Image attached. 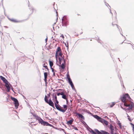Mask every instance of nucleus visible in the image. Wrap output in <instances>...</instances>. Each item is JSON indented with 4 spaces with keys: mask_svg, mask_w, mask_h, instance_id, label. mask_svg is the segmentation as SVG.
<instances>
[{
    "mask_svg": "<svg viewBox=\"0 0 134 134\" xmlns=\"http://www.w3.org/2000/svg\"><path fill=\"white\" fill-rule=\"evenodd\" d=\"M91 131L90 132L91 134H110L109 133L103 130H101L100 131H99L97 129H95L94 130L96 133H95L93 130L90 129Z\"/></svg>",
    "mask_w": 134,
    "mask_h": 134,
    "instance_id": "obj_1",
    "label": "nucleus"
},
{
    "mask_svg": "<svg viewBox=\"0 0 134 134\" xmlns=\"http://www.w3.org/2000/svg\"><path fill=\"white\" fill-rule=\"evenodd\" d=\"M11 100L14 102L13 103L14 104L16 109H17L19 105V103L18 100L16 98L12 96L11 97Z\"/></svg>",
    "mask_w": 134,
    "mask_h": 134,
    "instance_id": "obj_2",
    "label": "nucleus"
},
{
    "mask_svg": "<svg viewBox=\"0 0 134 134\" xmlns=\"http://www.w3.org/2000/svg\"><path fill=\"white\" fill-rule=\"evenodd\" d=\"M1 79L5 83V86L7 88V91L8 92V81L4 77L2 76H0Z\"/></svg>",
    "mask_w": 134,
    "mask_h": 134,
    "instance_id": "obj_3",
    "label": "nucleus"
},
{
    "mask_svg": "<svg viewBox=\"0 0 134 134\" xmlns=\"http://www.w3.org/2000/svg\"><path fill=\"white\" fill-rule=\"evenodd\" d=\"M44 99L45 102L46 103L48 104L49 105L52 106L53 108H54L53 103L52 101L48 102V100L47 99V97L46 95L45 96Z\"/></svg>",
    "mask_w": 134,
    "mask_h": 134,
    "instance_id": "obj_4",
    "label": "nucleus"
},
{
    "mask_svg": "<svg viewBox=\"0 0 134 134\" xmlns=\"http://www.w3.org/2000/svg\"><path fill=\"white\" fill-rule=\"evenodd\" d=\"M62 23L65 26H66L67 25V20L65 16H64L62 19Z\"/></svg>",
    "mask_w": 134,
    "mask_h": 134,
    "instance_id": "obj_5",
    "label": "nucleus"
},
{
    "mask_svg": "<svg viewBox=\"0 0 134 134\" xmlns=\"http://www.w3.org/2000/svg\"><path fill=\"white\" fill-rule=\"evenodd\" d=\"M127 98L129 99H131V98L128 93H126L125 95H124L123 97L121 98V100L123 102H124L126 100V98Z\"/></svg>",
    "mask_w": 134,
    "mask_h": 134,
    "instance_id": "obj_6",
    "label": "nucleus"
},
{
    "mask_svg": "<svg viewBox=\"0 0 134 134\" xmlns=\"http://www.w3.org/2000/svg\"><path fill=\"white\" fill-rule=\"evenodd\" d=\"M55 108L57 110L61 112H63L64 111L63 110V109H62V107L59 105V106L57 105L55 103Z\"/></svg>",
    "mask_w": 134,
    "mask_h": 134,
    "instance_id": "obj_7",
    "label": "nucleus"
},
{
    "mask_svg": "<svg viewBox=\"0 0 134 134\" xmlns=\"http://www.w3.org/2000/svg\"><path fill=\"white\" fill-rule=\"evenodd\" d=\"M96 119H97L99 121L102 122L103 119L101 118L97 115H95L93 116Z\"/></svg>",
    "mask_w": 134,
    "mask_h": 134,
    "instance_id": "obj_8",
    "label": "nucleus"
},
{
    "mask_svg": "<svg viewBox=\"0 0 134 134\" xmlns=\"http://www.w3.org/2000/svg\"><path fill=\"white\" fill-rule=\"evenodd\" d=\"M67 78L68 79V82L69 84L70 85L73 83L69 75L68 74L67 76Z\"/></svg>",
    "mask_w": 134,
    "mask_h": 134,
    "instance_id": "obj_9",
    "label": "nucleus"
},
{
    "mask_svg": "<svg viewBox=\"0 0 134 134\" xmlns=\"http://www.w3.org/2000/svg\"><path fill=\"white\" fill-rule=\"evenodd\" d=\"M34 116L36 118V120H38L39 123H40L42 119L40 117L37 115H34Z\"/></svg>",
    "mask_w": 134,
    "mask_h": 134,
    "instance_id": "obj_10",
    "label": "nucleus"
},
{
    "mask_svg": "<svg viewBox=\"0 0 134 134\" xmlns=\"http://www.w3.org/2000/svg\"><path fill=\"white\" fill-rule=\"evenodd\" d=\"M110 130V134H114V129L113 126L111 125H110V127L109 128Z\"/></svg>",
    "mask_w": 134,
    "mask_h": 134,
    "instance_id": "obj_11",
    "label": "nucleus"
},
{
    "mask_svg": "<svg viewBox=\"0 0 134 134\" xmlns=\"http://www.w3.org/2000/svg\"><path fill=\"white\" fill-rule=\"evenodd\" d=\"M48 123L47 122L44 121L43 120L40 123L42 125H43L44 126H47Z\"/></svg>",
    "mask_w": 134,
    "mask_h": 134,
    "instance_id": "obj_12",
    "label": "nucleus"
},
{
    "mask_svg": "<svg viewBox=\"0 0 134 134\" xmlns=\"http://www.w3.org/2000/svg\"><path fill=\"white\" fill-rule=\"evenodd\" d=\"M76 114L78 116L79 118H81L83 119H84V116L81 114H79L78 113H76Z\"/></svg>",
    "mask_w": 134,
    "mask_h": 134,
    "instance_id": "obj_13",
    "label": "nucleus"
},
{
    "mask_svg": "<svg viewBox=\"0 0 134 134\" xmlns=\"http://www.w3.org/2000/svg\"><path fill=\"white\" fill-rule=\"evenodd\" d=\"M9 20L10 21L14 22L15 23H19L20 22V21H17L16 20L12 19H10L9 18Z\"/></svg>",
    "mask_w": 134,
    "mask_h": 134,
    "instance_id": "obj_14",
    "label": "nucleus"
},
{
    "mask_svg": "<svg viewBox=\"0 0 134 134\" xmlns=\"http://www.w3.org/2000/svg\"><path fill=\"white\" fill-rule=\"evenodd\" d=\"M133 105V103H131V104H129V106L128 107L129 108L127 109L128 110H129L130 109H131L132 108Z\"/></svg>",
    "mask_w": 134,
    "mask_h": 134,
    "instance_id": "obj_15",
    "label": "nucleus"
},
{
    "mask_svg": "<svg viewBox=\"0 0 134 134\" xmlns=\"http://www.w3.org/2000/svg\"><path fill=\"white\" fill-rule=\"evenodd\" d=\"M74 121L73 119L70 120L67 122V124L68 125H71Z\"/></svg>",
    "mask_w": 134,
    "mask_h": 134,
    "instance_id": "obj_16",
    "label": "nucleus"
},
{
    "mask_svg": "<svg viewBox=\"0 0 134 134\" xmlns=\"http://www.w3.org/2000/svg\"><path fill=\"white\" fill-rule=\"evenodd\" d=\"M63 108H64V109H63V110H64V111L62 112L64 113L65 111L67 109V106L65 105H63Z\"/></svg>",
    "mask_w": 134,
    "mask_h": 134,
    "instance_id": "obj_17",
    "label": "nucleus"
},
{
    "mask_svg": "<svg viewBox=\"0 0 134 134\" xmlns=\"http://www.w3.org/2000/svg\"><path fill=\"white\" fill-rule=\"evenodd\" d=\"M112 25L113 26H114V25H116L117 27V28H118V30H119V31H120V34L123 36H124L120 32V29L119 27V26L116 24H113V23H112Z\"/></svg>",
    "mask_w": 134,
    "mask_h": 134,
    "instance_id": "obj_18",
    "label": "nucleus"
},
{
    "mask_svg": "<svg viewBox=\"0 0 134 134\" xmlns=\"http://www.w3.org/2000/svg\"><path fill=\"white\" fill-rule=\"evenodd\" d=\"M57 65H58V66H59V67H60L62 69H65V65H64V63H63L62 64V65L61 66H60V65H58V64H57Z\"/></svg>",
    "mask_w": 134,
    "mask_h": 134,
    "instance_id": "obj_19",
    "label": "nucleus"
},
{
    "mask_svg": "<svg viewBox=\"0 0 134 134\" xmlns=\"http://www.w3.org/2000/svg\"><path fill=\"white\" fill-rule=\"evenodd\" d=\"M49 63L50 66L51 68L53 65V63L50 60H49Z\"/></svg>",
    "mask_w": 134,
    "mask_h": 134,
    "instance_id": "obj_20",
    "label": "nucleus"
},
{
    "mask_svg": "<svg viewBox=\"0 0 134 134\" xmlns=\"http://www.w3.org/2000/svg\"><path fill=\"white\" fill-rule=\"evenodd\" d=\"M61 50L60 49V47H58L57 48V49L56 52H57L58 53V52H61Z\"/></svg>",
    "mask_w": 134,
    "mask_h": 134,
    "instance_id": "obj_21",
    "label": "nucleus"
},
{
    "mask_svg": "<svg viewBox=\"0 0 134 134\" xmlns=\"http://www.w3.org/2000/svg\"><path fill=\"white\" fill-rule=\"evenodd\" d=\"M103 122V123L106 125L108 124V122L105 120L103 119L102 122Z\"/></svg>",
    "mask_w": 134,
    "mask_h": 134,
    "instance_id": "obj_22",
    "label": "nucleus"
},
{
    "mask_svg": "<svg viewBox=\"0 0 134 134\" xmlns=\"http://www.w3.org/2000/svg\"><path fill=\"white\" fill-rule=\"evenodd\" d=\"M62 98L65 99H66L67 98L66 95L65 94H64V95H63L62 96Z\"/></svg>",
    "mask_w": 134,
    "mask_h": 134,
    "instance_id": "obj_23",
    "label": "nucleus"
},
{
    "mask_svg": "<svg viewBox=\"0 0 134 134\" xmlns=\"http://www.w3.org/2000/svg\"><path fill=\"white\" fill-rule=\"evenodd\" d=\"M59 61L58 63H59V64H61V61L62 60V59L60 58V57H59Z\"/></svg>",
    "mask_w": 134,
    "mask_h": 134,
    "instance_id": "obj_24",
    "label": "nucleus"
},
{
    "mask_svg": "<svg viewBox=\"0 0 134 134\" xmlns=\"http://www.w3.org/2000/svg\"><path fill=\"white\" fill-rule=\"evenodd\" d=\"M45 64L44 63V64H43V66L46 69H47L48 71H49V69H48V67H47V66H45Z\"/></svg>",
    "mask_w": 134,
    "mask_h": 134,
    "instance_id": "obj_25",
    "label": "nucleus"
},
{
    "mask_svg": "<svg viewBox=\"0 0 134 134\" xmlns=\"http://www.w3.org/2000/svg\"><path fill=\"white\" fill-rule=\"evenodd\" d=\"M58 53L57 52H56L55 54V57L57 61V59L58 58Z\"/></svg>",
    "mask_w": 134,
    "mask_h": 134,
    "instance_id": "obj_26",
    "label": "nucleus"
},
{
    "mask_svg": "<svg viewBox=\"0 0 134 134\" xmlns=\"http://www.w3.org/2000/svg\"><path fill=\"white\" fill-rule=\"evenodd\" d=\"M70 85L73 90H75L73 83Z\"/></svg>",
    "mask_w": 134,
    "mask_h": 134,
    "instance_id": "obj_27",
    "label": "nucleus"
},
{
    "mask_svg": "<svg viewBox=\"0 0 134 134\" xmlns=\"http://www.w3.org/2000/svg\"><path fill=\"white\" fill-rule=\"evenodd\" d=\"M53 99L54 98V99H54L55 101V100H56V99H57V97L56 96V95H55V96H54V94H53Z\"/></svg>",
    "mask_w": 134,
    "mask_h": 134,
    "instance_id": "obj_28",
    "label": "nucleus"
},
{
    "mask_svg": "<svg viewBox=\"0 0 134 134\" xmlns=\"http://www.w3.org/2000/svg\"><path fill=\"white\" fill-rule=\"evenodd\" d=\"M115 104V103L114 102H113L112 103V104L110 106V108L112 107Z\"/></svg>",
    "mask_w": 134,
    "mask_h": 134,
    "instance_id": "obj_29",
    "label": "nucleus"
},
{
    "mask_svg": "<svg viewBox=\"0 0 134 134\" xmlns=\"http://www.w3.org/2000/svg\"><path fill=\"white\" fill-rule=\"evenodd\" d=\"M62 58H63V57L62 56V52H59V53L58 54Z\"/></svg>",
    "mask_w": 134,
    "mask_h": 134,
    "instance_id": "obj_30",
    "label": "nucleus"
},
{
    "mask_svg": "<svg viewBox=\"0 0 134 134\" xmlns=\"http://www.w3.org/2000/svg\"><path fill=\"white\" fill-rule=\"evenodd\" d=\"M65 92H66L65 91H64V92H62L60 93V95H62V96L63 95H64V94Z\"/></svg>",
    "mask_w": 134,
    "mask_h": 134,
    "instance_id": "obj_31",
    "label": "nucleus"
},
{
    "mask_svg": "<svg viewBox=\"0 0 134 134\" xmlns=\"http://www.w3.org/2000/svg\"><path fill=\"white\" fill-rule=\"evenodd\" d=\"M129 104H127L126 103H124V105H125V106H126V107H128L129 106Z\"/></svg>",
    "mask_w": 134,
    "mask_h": 134,
    "instance_id": "obj_32",
    "label": "nucleus"
},
{
    "mask_svg": "<svg viewBox=\"0 0 134 134\" xmlns=\"http://www.w3.org/2000/svg\"><path fill=\"white\" fill-rule=\"evenodd\" d=\"M72 127L75 130H77V131L78 130V129H77V128L76 126H73Z\"/></svg>",
    "mask_w": 134,
    "mask_h": 134,
    "instance_id": "obj_33",
    "label": "nucleus"
},
{
    "mask_svg": "<svg viewBox=\"0 0 134 134\" xmlns=\"http://www.w3.org/2000/svg\"><path fill=\"white\" fill-rule=\"evenodd\" d=\"M65 46L67 48V49H68V43H67V44H66V43H65Z\"/></svg>",
    "mask_w": 134,
    "mask_h": 134,
    "instance_id": "obj_34",
    "label": "nucleus"
},
{
    "mask_svg": "<svg viewBox=\"0 0 134 134\" xmlns=\"http://www.w3.org/2000/svg\"><path fill=\"white\" fill-rule=\"evenodd\" d=\"M47 126H49L51 127H53V126L52 125L49 124V123H48Z\"/></svg>",
    "mask_w": 134,
    "mask_h": 134,
    "instance_id": "obj_35",
    "label": "nucleus"
},
{
    "mask_svg": "<svg viewBox=\"0 0 134 134\" xmlns=\"http://www.w3.org/2000/svg\"><path fill=\"white\" fill-rule=\"evenodd\" d=\"M44 76H47V72L44 73Z\"/></svg>",
    "mask_w": 134,
    "mask_h": 134,
    "instance_id": "obj_36",
    "label": "nucleus"
},
{
    "mask_svg": "<svg viewBox=\"0 0 134 134\" xmlns=\"http://www.w3.org/2000/svg\"><path fill=\"white\" fill-rule=\"evenodd\" d=\"M82 122L85 125H87V126H88V125H87L86 124V122H84V121H83Z\"/></svg>",
    "mask_w": 134,
    "mask_h": 134,
    "instance_id": "obj_37",
    "label": "nucleus"
},
{
    "mask_svg": "<svg viewBox=\"0 0 134 134\" xmlns=\"http://www.w3.org/2000/svg\"><path fill=\"white\" fill-rule=\"evenodd\" d=\"M11 86V85L9 83V91L10 90V87Z\"/></svg>",
    "mask_w": 134,
    "mask_h": 134,
    "instance_id": "obj_38",
    "label": "nucleus"
},
{
    "mask_svg": "<svg viewBox=\"0 0 134 134\" xmlns=\"http://www.w3.org/2000/svg\"><path fill=\"white\" fill-rule=\"evenodd\" d=\"M30 9H31L32 10V12H33V10L34 9L33 8V7H31L30 8H29Z\"/></svg>",
    "mask_w": 134,
    "mask_h": 134,
    "instance_id": "obj_39",
    "label": "nucleus"
},
{
    "mask_svg": "<svg viewBox=\"0 0 134 134\" xmlns=\"http://www.w3.org/2000/svg\"><path fill=\"white\" fill-rule=\"evenodd\" d=\"M51 68V69H52V72H54V69L53 68H52V67Z\"/></svg>",
    "mask_w": 134,
    "mask_h": 134,
    "instance_id": "obj_40",
    "label": "nucleus"
},
{
    "mask_svg": "<svg viewBox=\"0 0 134 134\" xmlns=\"http://www.w3.org/2000/svg\"><path fill=\"white\" fill-rule=\"evenodd\" d=\"M56 101V103L57 104H58L59 102L57 100V99H56V100H55Z\"/></svg>",
    "mask_w": 134,
    "mask_h": 134,
    "instance_id": "obj_41",
    "label": "nucleus"
},
{
    "mask_svg": "<svg viewBox=\"0 0 134 134\" xmlns=\"http://www.w3.org/2000/svg\"><path fill=\"white\" fill-rule=\"evenodd\" d=\"M104 2L105 4H108V5H109V7H110V6L109 5V4H108L105 1H104Z\"/></svg>",
    "mask_w": 134,
    "mask_h": 134,
    "instance_id": "obj_42",
    "label": "nucleus"
},
{
    "mask_svg": "<svg viewBox=\"0 0 134 134\" xmlns=\"http://www.w3.org/2000/svg\"><path fill=\"white\" fill-rule=\"evenodd\" d=\"M60 37H62L63 38H64V35L63 34H62L60 36Z\"/></svg>",
    "mask_w": 134,
    "mask_h": 134,
    "instance_id": "obj_43",
    "label": "nucleus"
},
{
    "mask_svg": "<svg viewBox=\"0 0 134 134\" xmlns=\"http://www.w3.org/2000/svg\"><path fill=\"white\" fill-rule=\"evenodd\" d=\"M60 95V93H57V95L58 96H59Z\"/></svg>",
    "mask_w": 134,
    "mask_h": 134,
    "instance_id": "obj_44",
    "label": "nucleus"
},
{
    "mask_svg": "<svg viewBox=\"0 0 134 134\" xmlns=\"http://www.w3.org/2000/svg\"><path fill=\"white\" fill-rule=\"evenodd\" d=\"M118 125H119V126H120L121 125V124L120 122H119L118 123Z\"/></svg>",
    "mask_w": 134,
    "mask_h": 134,
    "instance_id": "obj_45",
    "label": "nucleus"
},
{
    "mask_svg": "<svg viewBox=\"0 0 134 134\" xmlns=\"http://www.w3.org/2000/svg\"><path fill=\"white\" fill-rule=\"evenodd\" d=\"M121 108L124 110H126L125 109L122 107V106H121Z\"/></svg>",
    "mask_w": 134,
    "mask_h": 134,
    "instance_id": "obj_46",
    "label": "nucleus"
},
{
    "mask_svg": "<svg viewBox=\"0 0 134 134\" xmlns=\"http://www.w3.org/2000/svg\"><path fill=\"white\" fill-rule=\"evenodd\" d=\"M87 112L91 114V113L88 110H87Z\"/></svg>",
    "mask_w": 134,
    "mask_h": 134,
    "instance_id": "obj_47",
    "label": "nucleus"
},
{
    "mask_svg": "<svg viewBox=\"0 0 134 134\" xmlns=\"http://www.w3.org/2000/svg\"><path fill=\"white\" fill-rule=\"evenodd\" d=\"M44 81H45L46 82H47V79H44Z\"/></svg>",
    "mask_w": 134,
    "mask_h": 134,
    "instance_id": "obj_48",
    "label": "nucleus"
},
{
    "mask_svg": "<svg viewBox=\"0 0 134 134\" xmlns=\"http://www.w3.org/2000/svg\"><path fill=\"white\" fill-rule=\"evenodd\" d=\"M130 124H131V125L133 126H134V125L133 124H132V123H130Z\"/></svg>",
    "mask_w": 134,
    "mask_h": 134,
    "instance_id": "obj_49",
    "label": "nucleus"
},
{
    "mask_svg": "<svg viewBox=\"0 0 134 134\" xmlns=\"http://www.w3.org/2000/svg\"><path fill=\"white\" fill-rule=\"evenodd\" d=\"M47 76H44V79H47Z\"/></svg>",
    "mask_w": 134,
    "mask_h": 134,
    "instance_id": "obj_50",
    "label": "nucleus"
},
{
    "mask_svg": "<svg viewBox=\"0 0 134 134\" xmlns=\"http://www.w3.org/2000/svg\"><path fill=\"white\" fill-rule=\"evenodd\" d=\"M128 119L130 121H131V120H130V119H129V118H130V117L129 116H128Z\"/></svg>",
    "mask_w": 134,
    "mask_h": 134,
    "instance_id": "obj_51",
    "label": "nucleus"
},
{
    "mask_svg": "<svg viewBox=\"0 0 134 134\" xmlns=\"http://www.w3.org/2000/svg\"><path fill=\"white\" fill-rule=\"evenodd\" d=\"M65 100H66V103H68V100L67 99H67H65Z\"/></svg>",
    "mask_w": 134,
    "mask_h": 134,
    "instance_id": "obj_52",
    "label": "nucleus"
},
{
    "mask_svg": "<svg viewBox=\"0 0 134 134\" xmlns=\"http://www.w3.org/2000/svg\"><path fill=\"white\" fill-rule=\"evenodd\" d=\"M51 101H52L51 99H49L48 102H51Z\"/></svg>",
    "mask_w": 134,
    "mask_h": 134,
    "instance_id": "obj_53",
    "label": "nucleus"
},
{
    "mask_svg": "<svg viewBox=\"0 0 134 134\" xmlns=\"http://www.w3.org/2000/svg\"><path fill=\"white\" fill-rule=\"evenodd\" d=\"M47 37L46 39H45V41H46V42L47 41Z\"/></svg>",
    "mask_w": 134,
    "mask_h": 134,
    "instance_id": "obj_54",
    "label": "nucleus"
},
{
    "mask_svg": "<svg viewBox=\"0 0 134 134\" xmlns=\"http://www.w3.org/2000/svg\"><path fill=\"white\" fill-rule=\"evenodd\" d=\"M133 132H134V126H133Z\"/></svg>",
    "mask_w": 134,
    "mask_h": 134,
    "instance_id": "obj_55",
    "label": "nucleus"
},
{
    "mask_svg": "<svg viewBox=\"0 0 134 134\" xmlns=\"http://www.w3.org/2000/svg\"><path fill=\"white\" fill-rule=\"evenodd\" d=\"M28 2H29V4H28V6L29 7L30 6V4H29V1Z\"/></svg>",
    "mask_w": 134,
    "mask_h": 134,
    "instance_id": "obj_56",
    "label": "nucleus"
},
{
    "mask_svg": "<svg viewBox=\"0 0 134 134\" xmlns=\"http://www.w3.org/2000/svg\"><path fill=\"white\" fill-rule=\"evenodd\" d=\"M131 44V45H132L133 49H134V47L133 46H132V45L131 44Z\"/></svg>",
    "mask_w": 134,
    "mask_h": 134,
    "instance_id": "obj_57",
    "label": "nucleus"
},
{
    "mask_svg": "<svg viewBox=\"0 0 134 134\" xmlns=\"http://www.w3.org/2000/svg\"><path fill=\"white\" fill-rule=\"evenodd\" d=\"M47 95H48V96H50V94H48Z\"/></svg>",
    "mask_w": 134,
    "mask_h": 134,
    "instance_id": "obj_58",
    "label": "nucleus"
},
{
    "mask_svg": "<svg viewBox=\"0 0 134 134\" xmlns=\"http://www.w3.org/2000/svg\"><path fill=\"white\" fill-rule=\"evenodd\" d=\"M119 126V127L120 128V129H121V127H122L121 126V125H120V126Z\"/></svg>",
    "mask_w": 134,
    "mask_h": 134,
    "instance_id": "obj_59",
    "label": "nucleus"
},
{
    "mask_svg": "<svg viewBox=\"0 0 134 134\" xmlns=\"http://www.w3.org/2000/svg\"><path fill=\"white\" fill-rule=\"evenodd\" d=\"M64 63L65 64V60L64 59Z\"/></svg>",
    "mask_w": 134,
    "mask_h": 134,
    "instance_id": "obj_60",
    "label": "nucleus"
},
{
    "mask_svg": "<svg viewBox=\"0 0 134 134\" xmlns=\"http://www.w3.org/2000/svg\"><path fill=\"white\" fill-rule=\"evenodd\" d=\"M110 10V13L111 14H112V16H113V14H112V13L111 12V10Z\"/></svg>",
    "mask_w": 134,
    "mask_h": 134,
    "instance_id": "obj_61",
    "label": "nucleus"
},
{
    "mask_svg": "<svg viewBox=\"0 0 134 134\" xmlns=\"http://www.w3.org/2000/svg\"><path fill=\"white\" fill-rule=\"evenodd\" d=\"M58 90V91H61L62 90V89H59Z\"/></svg>",
    "mask_w": 134,
    "mask_h": 134,
    "instance_id": "obj_62",
    "label": "nucleus"
},
{
    "mask_svg": "<svg viewBox=\"0 0 134 134\" xmlns=\"http://www.w3.org/2000/svg\"><path fill=\"white\" fill-rule=\"evenodd\" d=\"M98 42L99 43H101L100 41H99Z\"/></svg>",
    "mask_w": 134,
    "mask_h": 134,
    "instance_id": "obj_63",
    "label": "nucleus"
},
{
    "mask_svg": "<svg viewBox=\"0 0 134 134\" xmlns=\"http://www.w3.org/2000/svg\"><path fill=\"white\" fill-rule=\"evenodd\" d=\"M53 75L54 76H55V73L54 72H53Z\"/></svg>",
    "mask_w": 134,
    "mask_h": 134,
    "instance_id": "obj_64",
    "label": "nucleus"
}]
</instances>
